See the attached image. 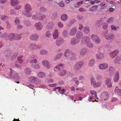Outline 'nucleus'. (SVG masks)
I'll list each match as a JSON object with an SVG mask.
<instances>
[{"mask_svg": "<svg viewBox=\"0 0 121 121\" xmlns=\"http://www.w3.org/2000/svg\"><path fill=\"white\" fill-rule=\"evenodd\" d=\"M66 72L65 70H63L61 71L58 73V74L60 76H63L65 75Z\"/></svg>", "mask_w": 121, "mask_h": 121, "instance_id": "obj_33", "label": "nucleus"}, {"mask_svg": "<svg viewBox=\"0 0 121 121\" xmlns=\"http://www.w3.org/2000/svg\"><path fill=\"white\" fill-rule=\"evenodd\" d=\"M8 37L11 40H15V34L13 33H10L8 35Z\"/></svg>", "mask_w": 121, "mask_h": 121, "instance_id": "obj_15", "label": "nucleus"}, {"mask_svg": "<svg viewBox=\"0 0 121 121\" xmlns=\"http://www.w3.org/2000/svg\"><path fill=\"white\" fill-rule=\"evenodd\" d=\"M111 27L112 30H116L118 29L119 28V27L116 26L114 25H112L111 26Z\"/></svg>", "mask_w": 121, "mask_h": 121, "instance_id": "obj_46", "label": "nucleus"}, {"mask_svg": "<svg viewBox=\"0 0 121 121\" xmlns=\"http://www.w3.org/2000/svg\"><path fill=\"white\" fill-rule=\"evenodd\" d=\"M15 22L16 25H17L20 23V21L19 20L16 19L15 21Z\"/></svg>", "mask_w": 121, "mask_h": 121, "instance_id": "obj_64", "label": "nucleus"}, {"mask_svg": "<svg viewBox=\"0 0 121 121\" xmlns=\"http://www.w3.org/2000/svg\"><path fill=\"white\" fill-rule=\"evenodd\" d=\"M11 4L12 6L17 5L19 4L18 0H11Z\"/></svg>", "mask_w": 121, "mask_h": 121, "instance_id": "obj_28", "label": "nucleus"}, {"mask_svg": "<svg viewBox=\"0 0 121 121\" xmlns=\"http://www.w3.org/2000/svg\"><path fill=\"white\" fill-rule=\"evenodd\" d=\"M101 85V82L99 81L97 82H95L94 84L93 85L95 87H99Z\"/></svg>", "mask_w": 121, "mask_h": 121, "instance_id": "obj_27", "label": "nucleus"}, {"mask_svg": "<svg viewBox=\"0 0 121 121\" xmlns=\"http://www.w3.org/2000/svg\"><path fill=\"white\" fill-rule=\"evenodd\" d=\"M12 53V51L11 50H8L5 51L4 54L5 56L8 57L10 56Z\"/></svg>", "mask_w": 121, "mask_h": 121, "instance_id": "obj_24", "label": "nucleus"}, {"mask_svg": "<svg viewBox=\"0 0 121 121\" xmlns=\"http://www.w3.org/2000/svg\"><path fill=\"white\" fill-rule=\"evenodd\" d=\"M76 37L78 39H79L82 38L83 37V33L81 32H78L76 35Z\"/></svg>", "mask_w": 121, "mask_h": 121, "instance_id": "obj_26", "label": "nucleus"}, {"mask_svg": "<svg viewBox=\"0 0 121 121\" xmlns=\"http://www.w3.org/2000/svg\"><path fill=\"white\" fill-rule=\"evenodd\" d=\"M108 66L107 63H104L100 64L98 66V68L100 70H104L107 68Z\"/></svg>", "mask_w": 121, "mask_h": 121, "instance_id": "obj_4", "label": "nucleus"}, {"mask_svg": "<svg viewBox=\"0 0 121 121\" xmlns=\"http://www.w3.org/2000/svg\"><path fill=\"white\" fill-rule=\"evenodd\" d=\"M83 3V1H81L79 2H78L77 3V5L78 7H80L81 5Z\"/></svg>", "mask_w": 121, "mask_h": 121, "instance_id": "obj_58", "label": "nucleus"}, {"mask_svg": "<svg viewBox=\"0 0 121 121\" xmlns=\"http://www.w3.org/2000/svg\"><path fill=\"white\" fill-rule=\"evenodd\" d=\"M104 18L101 17L100 18L99 20L97 21L96 22L97 25L99 26H100L101 25V24H100V22H101L104 21Z\"/></svg>", "mask_w": 121, "mask_h": 121, "instance_id": "obj_31", "label": "nucleus"}, {"mask_svg": "<svg viewBox=\"0 0 121 121\" xmlns=\"http://www.w3.org/2000/svg\"><path fill=\"white\" fill-rule=\"evenodd\" d=\"M97 8V6L96 5L93 6L91 8H89V11H94L96 10Z\"/></svg>", "mask_w": 121, "mask_h": 121, "instance_id": "obj_36", "label": "nucleus"}, {"mask_svg": "<svg viewBox=\"0 0 121 121\" xmlns=\"http://www.w3.org/2000/svg\"><path fill=\"white\" fill-rule=\"evenodd\" d=\"M29 47L31 50L37 49L40 48L39 45L33 43L30 44L29 45Z\"/></svg>", "mask_w": 121, "mask_h": 121, "instance_id": "obj_6", "label": "nucleus"}, {"mask_svg": "<svg viewBox=\"0 0 121 121\" xmlns=\"http://www.w3.org/2000/svg\"><path fill=\"white\" fill-rule=\"evenodd\" d=\"M34 26L37 30H40L42 29L43 26L41 22H39L35 23L34 25Z\"/></svg>", "mask_w": 121, "mask_h": 121, "instance_id": "obj_7", "label": "nucleus"}, {"mask_svg": "<svg viewBox=\"0 0 121 121\" xmlns=\"http://www.w3.org/2000/svg\"><path fill=\"white\" fill-rule=\"evenodd\" d=\"M96 57L98 60L104 58V55L103 54L99 53L96 55Z\"/></svg>", "mask_w": 121, "mask_h": 121, "instance_id": "obj_17", "label": "nucleus"}, {"mask_svg": "<svg viewBox=\"0 0 121 121\" xmlns=\"http://www.w3.org/2000/svg\"><path fill=\"white\" fill-rule=\"evenodd\" d=\"M45 17V16L44 15H42L39 16V19L41 20L44 19Z\"/></svg>", "mask_w": 121, "mask_h": 121, "instance_id": "obj_53", "label": "nucleus"}, {"mask_svg": "<svg viewBox=\"0 0 121 121\" xmlns=\"http://www.w3.org/2000/svg\"><path fill=\"white\" fill-rule=\"evenodd\" d=\"M32 18L33 19L36 20L39 19V16H38L37 15H34L33 16Z\"/></svg>", "mask_w": 121, "mask_h": 121, "instance_id": "obj_51", "label": "nucleus"}, {"mask_svg": "<svg viewBox=\"0 0 121 121\" xmlns=\"http://www.w3.org/2000/svg\"><path fill=\"white\" fill-rule=\"evenodd\" d=\"M108 95L107 92H103L102 94L101 98L102 99L106 100L108 99Z\"/></svg>", "mask_w": 121, "mask_h": 121, "instance_id": "obj_11", "label": "nucleus"}, {"mask_svg": "<svg viewBox=\"0 0 121 121\" xmlns=\"http://www.w3.org/2000/svg\"><path fill=\"white\" fill-rule=\"evenodd\" d=\"M11 26L9 23L8 22H6V27L8 29H9L10 28Z\"/></svg>", "mask_w": 121, "mask_h": 121, "instance_id": "obj_63", "label": "nucleus"}, {"mask_svg": "<svg viewBox=\"0 0 121 121\" xmlns=\"http://www.w3.org/2000/svg\"><path fill=\"white\" fill-rule=\"evenodd\" d=\"M52 65L50 64L49 62L47 64V65L45 67L48 69H49L52 67Z\"/></svg>", "mask_w": 121, "mask_h": 121, "instance_id": "obj_55", "label": "nucleus"}, {"mask_svg": "<svg viewBox=\"0 0 121 121\" xmlns=\"http://www.w3.org/2000/svg\"><path fill=\"white\" fill-rule=\"evenodd\" d=\"M8 17L5 15L2 16L0 18L3 21H5L8 19Z\"/></svg>", "mask_w": 121, "mask_h": 121, "instance_id": "obj_45", "label": "nucleus"}, {"mask_svg": "<svg viewBox=\"0 0 121 121\" xmlns=\"http://www.w3.org/2000/svg\"><path fill=\"white\" fill-rule=\"evenodd\" d=\"M98 37L97 36L95 35H92L91 36V38L92 39L94 40H95Z\"/></svg>", "mask_w": 121, "mask_h": 121, "instance_id": "obj_49", "label": "nucleus"}, {"mask_svg": "<svg viewBox=\"0 0 121 121\" xmlns=\"http://www.w3.org/2000/svg\"><path fill=\"white\" fill-rule=\"evenodd\" d=\"M105 83L107 88H110L112 86L111 79L109 78H107L106 79Z\"/></svg>", "mask_w": 121, "mask_h": 121, "instance_id": "obj_3", "label": "nucleus"}, {"mask_svg": "<svg viewBox=\"0 0 121 121\" xmlns=\"http://www.w3.org/2000/svg\"><path fill=\"white\" fill-rule=\"evenodd\" d=\"M81 68V67L78 63H76L75 65L74 68L75 70H79Z\"/></svg>", "mask_w": 121, "mask_h": 121, "instance_id": "obj_35", "label": "nucleus"}, {"mask_svg": "<svg viewBox=\"0 0 121 121\" xmlns=\"http://www.w3.org/2000/svg\"><path fill=\"white\" fill-rule=\"evenodd\" d=\"M80 41L79 39H73L71 41V43L72 45H75L79 43Z\"/></svg>", "mask_w": 121, "mask_h": 121, "instance_id": "obj_21", "label": "nucleus"}, {"mask_svg": "<svg viewBox=\"0 0 121 121\" xmlns=\"http://www.w3.org/2000/svg\"><path fill=\"white\" fill-rule=\"evenodd\" d=\"M114 35L112 33L109 34L105 35V39L108 40L112 39L114 37Z\"/></svg>", "mask_w": 121, "mask_h": 121, "instance_id": "obj_10", "label": "nucleus"}, {"mask_svg": "<svg viewBox=\"0 0 121 121\" xmlns=\"http://www.w3.org/2000/svg\"><path fill=\"white\" fill-rule=\"evenodd\" d=\"M119 53V51L118 50H115L109 53V56L111 58H114L117 56V54Z\"/></svg>", "mask_w": 121, "mask_h": 121, "instance_id": "obj_2", "label": "nucleus"}, {"mask_svg": "<svg viewBox=\"0 0 121 121\" xmlns=\"http://www.w3.org/2000/svg\"><path fill=\"white\" fill-rule=\"evenodd\" d=\"M95 63V60L94 59H92L90 60L89 62L88 65L90 67L93 66Z\"/></svg>", "mask_w": 121, "mask_h": 121, "instance_id": "obj_30", "label": "nucleus"}, {"mask_svg": "<svg viewBox=\"0 0 121 121\" xmlns=\"http://www.w3.org/2000/svg\"><path fill=\"white\" fill-rule=\"evenodd\" d=\"M31 7L29 4H26L25 6V11L23 14L27 17H30L31 16L32 14L30 11L31 10Z\"/></svg>", "mask_w": 121, "mask_h": 121, "instance_id": "obj_1", "label": "nucleus"}, {"mask_svg": "<svg viewBox=\"0 0 121 121\" xmlns=\"http://www.w3.org/2000/svg\"><path fill=\"white\" fill-rule=\"evenodd\" d=\"M49 62L48 60H44L42 61V63L43 65L45 67Z\"/></svg>", "mask_w": 121, "mask_h": 121, "instance_id": "obj_48", "label": "nucleus"}, {"mask_svg": "<svg viewBox=\"0 0 121 121\" xmlns=\"http://www.w3.org/2000/svg\"><path fill=\"white\" fill-rule=\"evenodd\" d=\"M39 37L38 35L37 34H34L31 35L30 37V39L33 40H37Z\"/></svg>", "mask_w": 121, "mask_h": 121, "instance_id": "obj_14", "label": "nucleus"}, {"mask_svg": "<svg viewBox=\"0 0 121 121\" xmlns=\"http://www.w3.org/2000/svg\"><path fill=\"white\" fill-rule=\"evenodd\" d=\"M28 79L30 81L34 83H38L39 82V79L34 76L30 77Z\"/></svg>", "mask_w": 121, "mask_h": 121, "instance_id": "obj_5", "label": "nucleus"}, {"mask_svg": "<svg viewBox=\"0 0 121 121\" xmlns=\"http://www.w3.org/2000/svg\"><path fill=\"white\" fill-rule=\"evenodd\" d=\"M59 36V33L58 30L56 29L53 34V37L54 39L57 38Z\"/></svg>", "mask_w": 121, "mask_h": 121, "instance_id": "obj_16", "label": "nucleus"}, {"mask_svg": "<svg viewBox=\"0 0 121 121\" xmlns=\"http://www.w3.org/2000/svg\"><path fill=\"white\" fill-rule=\"evenodd\" d=\"M46 36L48 38H50L52 36V34L51 32L49 31H47L45 34Z\"/></svg>", "mask_w": 121, "mask_h": 121, "instance_id": "obj_47", "label": "nucleus"}, {"mask_svg": "<svg viewBox=\"0 0 121 121\" xmlns=\"http://www.w3.org/2000/svg\"><path fill=\"white\" fill-rule=\"evenodd\" d=\"M64 42L63 39L61 38H59L56 40V43L58 45H60L62 44Z\"/></svg>", "mask_w": 121, "mask_h": 121, "instance_id": "obj_18", "label": "nucleus"}, {"mask_svg": "<svg viewBox=\"0 0 121 121\" xmlns=\"http://www.w3.org/2000/svg\"><path fill=\"white\" fill-rule=\"evenodd\" d=\"M114 61L116 63L118 64L121 63V57L118 56L116 57L114 59Z\"/></svg>", "mask_w": 121, "mask_h": 121, "instance_id": "obj_22", "label": "nucleus"}, {"mask_svg": "<svg viewBox=\"0 0 121 121\" xmlns=\"http://www.w3.org/2000/svg\"><path fill=\"white\" fill-rule=\"evenodd\" d=\"M90 41V38L87 37H85L82 38L81 40V42L83 44L87 43Z\"/></svg>", "mask_w": 121, "mask_h": 121, "instance_id": "obj_9", "label": "nucleus"}, {"mask_svg": "<svg viewBox=\"0 0 121 121\" xmlns=\"http://www.w3.org/2000/svg\"><path fill=\"white\" fill-rule=\"evenodd\" d=\"M102 78V76L100 74H98L96 77V78L97 80H100Z\"/></svg>", "mask_w": 121, "mask_h": 121, "instance_id": "obj_54", "label": "nucleus"}, {"mask_svg": "<svg viewBox=\"0 0 121 121\" xmlns=\"http://www.w3.org/2000/svg\"><path fill=\"white\" fill-rule=\"evenodd\" d=\"M58 27L60 28H63L64 26L63 24L61 22H59L58 23Z\"/></svg>", "mask_w": 121, "mask_h": 121, "instance_id": "obj_50", "label": "nucleus"}, {"mask_svg": "<svg viewBox=\"0 0 121 121\" xmlns=\"http://www.w3.org/2000/svg\"><path fill=\"white\" fill-rule=\"evenodd\" d=\"M77 31V29L75 27H73L70 30L69 33V35L72 36H74L76 34Z\"/></svg>", "mask_w": 121, "mask_h": 121, "instance_id": "obj_8", "label": "nucleus"}, {"mask_svg": "<svg viewBox=\"0 0 121 121\" xmlns=\"http://www.w3.org/2000/svg\"><path fill=\"white\" fill-rule=\"evenodd\" d=\"M114 18L112 17L108 19L107 20L106 22L108 24H112L114 22Z\"/></svg>", "mask_w": 121, "mask_h": 121, "instance_id": "obj_25", "label": "nucleus"}, {"mask_svg": "<svg viewBox=\"0 0 121 121\" xmlns=\"http://www.w3.org/2000/svg\"><path fill=\"white\" fill-rule=\"evenodd\" d=\"M48 53V52L47 51L44 50H41L40 52V54L42 55H44L47 54Z\"/></svg>", "mask_w": 121, "mask_h": 121, "instance_id": "obj_44", "label": "nucleus"}, {"mask_svg": "<svg viewBox=\"0 0 121 121\" xmlns=\"http://www.w3.org/2000/svg\"><path fill=\"white\" fill-rule=\"evenodd\" d=\"M68 16L65 14H62L61 16V19L63 21H65L68 18Z\"/></svg>", "mask_w": 121, "mask_h": 121, "instance_id": "obj_32", "label": "nucleus"}, {"mask_svg": "<svg viewBox=\"0 0 121 121\" xmlns=\"http://www.w3.org/2000/svg\"><path fill=\"white\" fill-rule=\"evenodd\" d=\"M90 93L92 95H95V98H96L97 97V94L95 91L94 90L91 91Z\"/></svg>", "mask_w": 121, "mask_h": 121, "instance_id": "obj_43", "label": "nucleus"}, {"mask_svg": "<svg viewBox=\"0 0 121 121\" xmlns=\"http://www.w3.org/2000/svg\"><path fill=\"white\" fill-rule=\"evenodd\" d=\"M12 75H13V77L16 79H18L19 78V76L17 73L16 72H13L12 73Z\"/></svg>", "mask_w": 121, "mask_h": 121, "instance_id": "obj_39", "label": "nucleus"}, {"mask_svg": "<svg viewBox=\"0 0 121 121\" xmlns=\"http://www.w3.org/2000/svg\"><path fill=\"white\" fill-rule=\"evenodd\" d=\"M84 33L86 34H88L90 32V30L89 27L88 26L84 28L83 30Z\"/></svg>", "mask_w": 121, "mask_h": 121, "instance_id": "obj_34", "label": "nucleus"}, {"mask_svg": "<svg viewBox=\"0 0 121 121\" xmlns=\"http://www.w3.org/2000/svg\"><path fill=\"white\" fill-rule=\"evenodd\" d=\"M10 13L11 15H14L16 14V12L13 9H11L10 11Z\"/></svg>", "mask_w": 121, "mask_h": 121, "instance_id": "obj_59", "label": "nucleus"}, {"mask_svg": "<svg viewBox=\"0 0 121 121\" xmlns=\"http://www.w3.org/2000/svg\"><path fill=\"white\" fill-rule=\"evenodd\" d=\"M31 66L33 68L35 69H38L40 68V66L39 65L37 64L32 65Z\"/></svg>", "mask_w": 121, "mask_h": 121, "instance_id": "obj_41", "label": "nucleus"}, {"mask_svg": "<svg viewBox=\"0 0 121 121\" xmlns=\"http://www.w3.org/2000/svg\"><path fill=\"white\" fill-rule=\"evenodd\" d=\"M21 34H15V40H19L21 38Z\"/></svg>", "mask_w": 121, "mask_h": 121, "instance_id": "obj_38", "label": "nucleus"}, {"mask_svg": "<svg viewBox=\"0 0 121 121\" xmlns=\"http://www.w3.org/2000/svg\"><path fill=\"white\" fill-rule=\"evenodd\" d=\"M63 65L60 64L57 65L54 68V70L55 71L57 72L60 71V67H62L63 66Z\"/></svg>", "mask_w": 121, "mask_h": 121, "instance_id": "obj_19", "label": "nucleus"}, {"mask_svg": "<svg viewBox=\"0 0 121 121\" xmlns=\"http://www.w3.org/2000/svg\"><path fill=\"white\" fill-rule=\"evenodd\" d=\"M114 91L118 95L121 96V89H119L118 86L115 88Z\"/></svg>", "mask_w": 121, "mask_h": 121, "instance_id": "obj_23", "label": "nucleus"}, {"mask_svg": "<svg viewBox=\"0 0 121 121\" xmlns=\"http://www.w3.org/2000/svg\"><path fill=\"white\" fill-rule=\"evenodd\" d=\"M95 43H100V38L98 37L94 41Z\"/></svg>", "mask_w": 121, "mask_h": 121, "instance_id": "obj_56", "label": "nucleus"}, {"mask_svg": "<svg viewBox=\"0 0 121 121\" xmlns=\"http://www.w3.org/2000/svg\"><path fill=\"white\" fill-rule=\"evenodd\" d=\"M37 75L38 77L40 78H43L45 77L46 76L44 73L43 72H39L37 73Z\"/></svg>", "mask_w": 121, "mask_h": 121, "instance_id": "obj_20", "label": "nucleus"}, {"mask_svg": "<svg viewBox=\"0 0 121 121\" xmlns=\"http://www.w3.org/2000/svg\"><path fill=\"white\" fill-rule=\"evenodd\" d=\"M7 1V0H0V4H4Z\"/></svg>", "mask_w": 121, "mask_h": 121, "instance_id": "obj_60", "label": "nucleus"}, {"mask_svg": "<svg viewBox=\"0 0 121 121\" xmlns=\"http://www.w3.org/2000/svg\"><path fill=\"white\" fill-rule=\"evenodd\" d=\"M22 56H20L17 57V60L19 62L20 64L22 63L23 61V60L22 59Z\"/></svg>", "mask_w": 121, "mask_h": 121, "instance_id": "obj_42", "label": "nucleus"}, {"mask_svg": "<svg viewBox=\"0 0 121 121\" xmlns=\"http://www.w3.org/2000/svg\"><path fill=\"white\" fill-rule=\"evenodd\" d=\"M24 71L26 74H30L31 72L30 69L28 68H26L24 70Z\"/></svg>", "mask_w": 121, "mask_h": 121, "instance_id": "obj_37", "label": "nucleus"}, {"mask_svg": "<svg viewBox=\"0 0 121 121\" xmlns=\"http://www.w3.org/2000/svg\"><path fill=\"white\" fill-rule=\"evenodd\" d=\"M87 46L88 47L90 48H92L93 47V44L89 42L87 43Z\"/></svg>", "mask_w": 121, "mask_h": 121, "instance_id": "obj_57", "label": "nucleus"}, {"mask_svg": "<svg viewBox=\"0 0 121 121\" xmlns=\"http://www.w3.org/2000/svg\"><path fill=\"white\" fill-rule=\"evenodd\" d=\"M108 24L106 23H104L102 26V28L104 30L107 29L108 28Z\"/></svg>", "mask_w": 121, "mask_h": 121, "instance_id": "obj_40", "label": "nucleus"}, {"mask_svg": "<svg viewBox=\"0 0 121 121\" xmlns=\"http://www.w3.org/2000/svg\"><path fill=\"white\" fill-rule=\"evenodd\" d=\"M109 74L110 75L112 76L115 73V70H113V71H109Z\"/></svg>", "mask_w": 121, "mask_h": 121, "instance_id": "obj_62", "label": "nucleus"}, {"mask_svg": "<svg viewBox=\"0 0 121 121\" xmlns=\"http://www.w3.org/2000/svg\"><path fill=\"white\" fill-rule=\"evenodd\" d=\"M90 80L91 85H93L95 82V78L93 77H92L91 78Z\"/></svg>", "mask_w": 121, "mask_h": 121, "instance_id": "obj_52", "label": "nucleus"}, {"mask_svg": "<svg viewBox=\"0 0 121 121\" xmlns=\"http://www.w3.org/2000/svg\"><path fill=\"white\" fill-rule=\"evenodd\" d=\"M119 78V73L118 72H116L114 76L113 80L115 82H117L118 81Z\"/></svg>", "mask_w": 121, "mask_h": 121, "instance_id": "obj_12", "label": "nucleus"}, {"mask_svg": "<svg viewBox=\"0 0 121 121\" xmlns=\"http://www.w3.org/2000/svg\"><path fill=\"white\" fill-rule=\"evenodd\" d=\"M70 51L69 50H66L64 53V56L66 58H68L70 55Z\"/></svg>", "mask_w": 121, "mask_h": 121, "instance_id": "obj_29", "label": "nucleus"}, {"mask_svg": "<svg viewBox=\"0 0 121 121\" xmlns=\"http://www.w3.org/2000/svg\"><path fill=\"white\" fill-rule=\"evenodd\" d=\"M87 51L88 50L86 48H83L80 51V54L82 56H84L87 53Z\"/></svg>", "mask_w": 121, "mask_h": 121, "instance_id": "obj_13", "label": "nucleus"}, {"mask_svg": "<svg viewBox=\"0 0 121 121\" xmlns=\"http://www.w3.org/2000/svg\"><path fill=\"white\" fill-rule=\"evenodd\" d=\"M114 70H115V68L111 66L109 68V72L111 71H113Z\"/></svg>", "mask_w": 121, "mask_h": 121, "instance_id": "obj_61", "label": "nucleus"}]
</instances>
